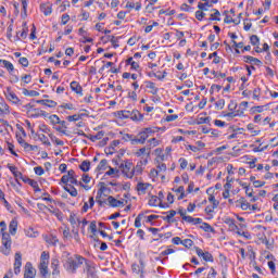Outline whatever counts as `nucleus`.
Listing matches in <instances>:
<instances>
[{
    "mask_svg": "<svg viewBox=\"0 0 278 278\" xmlns=\"http://www.w3.org/2000/svg\"><path fill=\"white\" fill-rule=\"evenodd\" d=\"M148 138V135L141 130L137 136H135L134 142L135 144H144Z\"/></svg>",
    "mask_w": 278,
    "mask_h": 278,
    "instance_id": "obj_13",
    "label": "nucleus"
},
{
    "mask_svg": "<svg viewBox=\"0 0 278 278\" xmlns=\"http://www.w3.org/2000/svg\"><path fill=\"white\" fill-rule=\"evenodd\" d=\"M123 140H125V142H130V144H136V136L135 135H130V134H125L123 136Z\"/></svg>",
    "mask_w": 278,
    "mask_h": 278,
    "instance_id": "obj_34",
    "label": "nucleus"
},
{
    "mask_svg": "<svg viewBox=\"0 0 278 278\" xmlns=\"http://www.w3.org/2000/svg\"><path fill=\"white\" fill-rule=\"evenodd\" d=\"M198 257H202L204 262H214V256L210 252H203L201 248H195Z\"/></svg>",
    "mask_w": 278,
    "mask_h": 278,
    "instance_id": "obj_6",
    "label": "nucleus"
},
{
    "mask_svg": "<svg viewBox=\"0 0 278 278\" xmlns=\"http://www.w3.org/2000/svg\"><path fill=\"white\" fill-rule=\"evenodd\" d=\"M70 223H71V225L75 226V225H77V223H78V225H80L81 220H79V218H77V216L74 213H71Z\"/></svg>",
    "mask_w": 278,
    "mask_h": 278,
    "instance_id": "obj_44",
    "label": "nucleus"
},
{
    "mask_svg": "<svg viewBox=\"0 0 278 278\" xmlns=\"http://www.w3.org/2000/svg\"><path fill=\"white\" fill-rule=\"evenodd\" d=\"M21 266H23V256L21 252L15 253V262H14V273L18 275L21 273Z\"/></svg>",
    "mask_w": 278,
    "mask_h": 278,
    "instance_id": "obj_8",
    "label": "nucleus"
},
{
    "mask_svg": "<svg viewBox=\"0 0 278 278\" xmlns=\"http://www.w3.org/2000/svg\"><path fill=\"white\" fill-rule=\"evenodd\" d=\"M40 274L45 277L49 273V263L40 262L39 264Z\"/></svg>",
    "mask_w": 278,
    "mask_h": 278,
    "instance_id": "obj_31",
    "label": "nucleus"
},
{
    "mask_svg": "<svg viewBox=\"0 0 278 278\" xmlns=\"http://www.w3.org/2000/svg\"><path fill=\"white\" fill-rule=\"evenodd\" d=\"M228 110L229 112H236L238 110V102H236L235 100H230L228 104Z\"/></svg>",
    "mask_w": 278,
    "mask_h": 278,
    "instance_id": "obj_45",
    "label": "nucleus"
},
{
    "mask_svg": "<svg viewBox=\"0 0 278 278\" xmlns=\"http://www.w3.org/2000/svg\"><path fill=\"white\" fill-rule=\"evenodd\" d=\"M109 166H108V160L103 159L100 161L99 165L97 166L96 170H98V173H102V170H108Z\"/></svg>",
    "mask_w": 278,
    "mask_h": 278,
    "instance_id": "obj_28",
    "label": "nucleus"
},
{
    "mask_svg": "<svg viewBox=\"0 0 278 278\" xmlns=\"http://www.w3.org/2000/svg\"><path fill=\"white\" fill-rule=\"evenodd\" d=\"M136 157H142L141 160H148L151 157V148L143 147L135 152ZM146 155V157H144Z\"/></svg>",
    "mask_w": 278,
    "mask_h": 278,
    "instance_id": "obj_5",
    "label": "nucleus"
},
{
    "mask_svg": "<svg viewBox=\"0 0 278 278\" xmlns=\"http://www.w3.org/2000/svg\"><path fill=\"white\" fill-rule=\"evenodd\" d=\"M3 233H9L8 224H5V222H0V235L3 236Z\"/></svg>",
    "mask_w": 278,
    "mask_h": 278,
    "instance_id": "obj_53",
    "label": "nucleus"
},
{
    "mask_svg": "<svg viewBox=\"0 0 278 278\" xmlns=\"http://www.w3.org/2000/svg\"><path fill=\"white\" fill-rule=\"evenodd\" d=\"M26 236L28 238H38V231H35L34 228H28L26 230Z\"/></svg>",
    "mask_w": 278,
    "mask_h": 278,
    "instance_id": "obj_47",
    "label": "nucleus"
},
{
    "mask_svg": "<svg viewBox=\"0 0 278 278\" xmlns=\"http://www.w3.org/2000/svg\"><path fill=\"white\" fill-rule=\"evenodd\" d=\"M23 94H25V97H40V92L36 90L23 89Z\"/></svg>",
    "mask_w": 278,
    "mask_h": 278,
    "instance_id": "obj_38",
    "label": "nucleus"
},
{
    "mask_svg": "<svg viewBox=\"0 0 278 278\" xmlns=\"http://www.w3.org/2000/svg\"><path fill=\"white\" fill-rule=\"evenodd\" d=\"M151 188V184L149 182H138L136 190L138 194H144Z\"/></svg>",
    "mask_w": 278,
    "mask_h": 278,
    "instance_id": "obj_11",
    "label": "nucleus"
},
{
    "mask_svg": "<svg viewBox=\"0 0 278 278\" xmlns=\"http://www.w3.org/2000/svg\"><path fill=\"white\" fill-rule=\"evenodd\" d=\"M108 168L109 170L105 173V175H108L109 177H116V175H118V169L110 166Z\"/></svg>",
    "mask_w": 278,
    "mask_h": 278,
    "instance_id": "obj_46",
    "label": "nucleus"
},
{
    "mask_svg": "<svg viewBox=\"0 0 278 278\" xmlns=\"http://www.w3.org/2000/svg\"><path fill=\"white\" fill-rule=\"evenodd\" d=\"M200 229H203V231H206V233H214V228L207 223H202Z\"/></svg>",
    "mask_w": 278,
    "mask_h": 278,
    "instance_id": "obj_36",
    "label": "nucleus"
},
{
    "mask_svg": "<svg viewBox=\"0 0 278 278\" xmlns=\"http://www.w3.org/2000/svg\"><path fill=\"white\" fill-rule=\"evenodd\" d=\"M1 244L0 253L2 255H10V253H12V237L10 233H3V236H1Z\"/></svg>",
    "mask_w": 278,
    "mask_h": 278,
    "instance_id": "obj_2",
    "label": "nucleus"
},
{
    "mask_svg": "<svg viewBox=\"0 0 278 278\" xmlns=\"http://www.w3.org/2000/svg\"><path fill=\"white\" fill-rule=\"evenodd\" d=\"M18 229V220L12 219L9 224V236H16Z\"/></svg>",
    "mask_w": 278,
    "mask_h": 278,
    "instance_id": "obj_14",
    "label": "nucleus"
},
{
    "mask_svg": "<svg viewBox=\"0 0 278 278\" xmlns=\"http://www.w3.org/2000/svg\"><path fill=\"white\" fill-rule=\"evenodd\" d=\"M195 18H197L198 21H203V18H205V12H203V11H201V10L197 11V12H195Z\"/></svg>",
    "mask_w": 278,
    "mask_h": 278,
    "instance_id": "obj_62",
    "label": "nucleus"
},
{
    "mask_svg": "<svg viewBox=\"0 0 278 278\" xmlns=\"http://www.w3.org/2000/svg\"><path fill=\"white\" fill-rule=\"evenodd\" d=\"M5 97L8 101H11V103H14L15 105L21 103V99H18V96L12 91V89L8 88L5 91Z\"/></svg>",
    "mask_w": 278,
    "mask_h": 278,
    "instance_id": "obj_9",
    "label": "nucleus"
},
{
    "mask_svg": "<svg viewBox=\"0 0 278 278\" xmlns=\"http://www.w3.org/2000/svg\"><path fill=\"white\" fill-rule=\"evenodd\" d=\"M117 118H130L131 119V111L122 110L116 113Z\"/></svg>",
    "mask_w": 278,
    "mask_h": 278,
    "instance_id": "obj_24",
    "label": "nucleus"
},
{
    "mask_svg": "<svg viewBox=\"0 0 278 278\" xmlns=\"http://www.w3.org/2000/svg\"><path fill=\"white\" fill-rule=\"evenodd\" d=\"M40 11L45 14V16H50L53 13V4L50 2L42 3L40 5Z\"/></svg>",
    "mask_w": 278,
    "mask_h": 278,
    "instance_id": "obj_10",
    "label": "nucleus"
},
{
    "mask_svg": "<svg viewBox=\"0 0 278 278\" xmlns=\"http://www.w3.org/2000/svg\"><path fill=\"white\" fill-rule=\"evenodd\" d=\"M90 161H83L79 165L80 170H83V173H88V170H90Z\"/></svg>",
    "mask_w": 278,
    "mask_h": 278,
    "instance_id": "obj_35",
    "label": "nucleus"
},
{
    "mask_svg": "<svg viewBox=\"0 0 278 278\" xmlns=\"http://www.w3.org/2000/svg\"><path fill=\"white\" fill-rule=\"evenodd\" d=\"M49 119L52 125H59V123H60V116H58V115H50Z\"/></svg>",
    "mask_w": 278,
    "mask_h": 278,
    "instance_id": "obj_58",
    "label": "nucleus"
},
{
    "mask_svg": "<svg viewBox=\"0 0 278 278\" xmlns=\"http://www.w3.org/2000/svg\"><path fill=\"white\" fill-rule=\"evenodd\" d=\"M45 240L48 244H52V247H55V244H58V242H60V240L58 239L56 236L50 235V236H46Z\"/></svg>",
    "mask_w": 278,
    "mask_h": 278,
    "instance_id": "obj_22",
    "label": "nucleus"
},
{
    "mask_svg": "<svg viewBox=\"0 0 278 278\" xmlns=\"http://www.w3.org/2000/svg\"><path fill=\"white\" fill-rule=\"evenodd\" d=\"M63 266L67 273L75 275L77 268H79L86 262V258L79 254L71 255L68 252H63Z\"/></svg>",
    "mask_w": 278,
    "mask_h": 278,
    "instance_id": "obj_1",
    "label": "nucleus"
},
{
    "mask_svg": "<svg viewBox=\"0 0 278 278\" xmlns=\"http://www.w3.org/2000/svg\"><path fill=\"white\" fill-rule=\"evenodd\" d=\"M35 277H36V271H34V267L31 266V263H26L24 278H35Z\"/></svg>",
    "mask_w": 278,
    "mask_h": 278,
    "instance_id": "obj_12",
    "label": "nucleus"
},
{
    "mask_svg": "<svg viewBox=\"0 0 278 278\" xmlns=\"http://www.w3.org/2000/svg\"><path fill=\"white\" fill-rule=\"evenodd\" d=\"M64 190L66 192H68V194H71V197H77V194H78L77 189L75 187H73L72 185H66L64 187Z\"/></svg>",
    "mask_w": 278,
    "mask_h": 278,
    "instance_id": "obj_32",
    "label": "nucleus"
},
{
    "mask_svg": "<svg viewBox=\"0 0 278 278\" xmlns=\"http://www.w3.org/2000/svg\"><path fill=\"white\" fill-rule=\"evenodd\" d=\"M157 215H150L147 216L143 214V223H153V220H156Z\"/></svg>",
    "mask_w": 278,
    "mask_h": 278,
    "instance_id": "obj_52",
    "label": "nucleus"
},
{
    "mask_svg": "<svg viewBox=\"0 0 278 278\" xmlns=\"http://www.w3.org/2000/svg\"><path fill=\"white\" fill-rule=\"evenodd\" d=\"M0 64H3L4 68H7L9 73H13L14 64H12L10 61L0 59Z\"/></svg>",
    "mask_w": 278,
    "mask_h": 278,
    "instance_id": "obj_27",
    "label": "nucleus"
},
{
    "mask_svg": "<svg viewBox=\"0 0 278 278\" xmlns=\"http://www.w3.org/2000/svg\"><path fill=\"white\" fill-rule=\"evenodd\" d=\"M126 64L127 66H131L132 71H138L140 68V64H138V62L134 61V58H128L126 60Z\"/></svg>",
    "mask_w": 278,
    "mask_h": 278,
    "instance_id": "obj_21",
    "label": "nucleus"
},
{
    "mask_svg": "<svg viewBox=\"0 0 278 278\" xmlns=\"http://www.w3.org/2000/svg\"><path fill=\"white\" fill-rule=\"evenodd\" d=\"M23 149L25 151H38V146L29 144L28 142L24 143Z\"/></svg>",
    "mask_w": 278,
    "mask_h": 278,
    "instance_id": "obj_48",
    "label": "nucleus"
},
{
    "mask_svg": "<svg viewBox=\"0 0 278 278\" xmlns=\"http://www.w3.org/2000/svg\"><path fill=\"white\" fill-rule=\"evenodd\" d=\"M70 21H71V15H68L67 13L61 16V25H66V23H68Z\"/></svg>",
    "mask_w": 278,
    "mask_h": 278,
    "instance_id": "obj_59",
    "label": "nucleus"
},
{
    "mask_svg": "<svg viewBox=\"0 0 278 278\" xmlns=\"http://www.w3.org/2000/svg\"><path fill=\"white\" fill-rule=\"evenodd\" d=\"M208 201H210V203H213V210H216V207H218L219 202L213 194H210Z\"/></svg>",
    "mask_w": 278,
    "mask_h": 278,
    "instance_id": "obj_49",
    "label": "nucleus"
},
{
    "mask_svg": "<svg viewBox=\"0 0 278 278\" xmlns=\"http://www.w3.org/2000/svg\"><path fill=\"white\" fill-rule=\"evenodd\" d=\"M119 168H122V173L125 175V177L128 179H134V163L127 161L122 163Z\"/></svg>",
    "mask_w": 278,
    "mask_h": 278,
    "instance_id": "obj_3",
    "label": "nucleus"
},
{
    "mask_svg": "<svg viewBox=\"0 0 278 278\" xmlns=\"http://www.w3.org/2000/svg\"><path fill=\"white\" fill-rule=\"evenodd\" d=\"M142 223H144V213H140L135 219V227L140 229L142 227Z\"/></svg>",
    "mask_w": 278,
    "mask_h": 278,
    "instance_id": "obj_23",
    "label": "nucleus"
},
{
    "mask_svg": "<svg viewBox=\"0 0 278 278\" xmlns=\"http://www.w3.org/2000/svg\"><path fill=\"white\" fill-rule=\"evenodd\" d=\"M250 42L253 47H257V49H260V37H257V35H252L250 37Z\"/></svg>",
    "mask_w": 278,
    "mask_h": 278,
    "instance_id": "obj_42",
    "label": "nucleus"
},
{
    "mask_svg": "<svg viewBox=\"0 0 278 278\" xmlns=\"http://www.w3.org/2000/svg\"><path fill=\"white\" fill-rule=\"evenodd\" d=\"M142 118H144V116L140 113V111L138 110H132L131 111V117L130 121H142Z\"/></svg>",
    "mask_w": 278,
    "mask_h": 278,
    "instance_id": "obj_25",
    "label": "nucleus"
},
{
    "mask_svg": "<svg viewBox=\"0 0 278 278\" xmlns=\"http://www.w3.org/2000/svg\"><path fill=\"white\" fill-rule=\"evenodd\" d=\"M217 110H223L225 108V99H219L215 102Z\"/></svg>",
    "mask_w": 278,
    "mask_h": 278,
    "instance_id": "obj_60",
    "label": "nucleus"
},
{
    "mask_svg": "<svg viewBox=\"0 0 278 278\" xmlns=\"http://www.w3.org/2000/svg\"><path fill=\"white\" fill-rule=\"evenodd\" d=\"M148 142H149L148 149L150 150L155 149V147H160V140H157L156 138H152L148 140Z\"/></svg>",
    "mask_w": 278,
    "mask_h": 278,
    "instance_id": "obj_39",
    "label": "nucleus"
},
{
    "mask_svg": "<svg viewBox=\"0 0 278 278\" xmlns=\"http://www.w3.org/2000/svg\"><path fill=\"white\" fill-rule=\"evenodd\" d=\"M149 205L157 207V205H160V198H157L156 195H152L149 200Z\"/></svg>",
    "mask_w": 278,
    "mask_h": 278,
    "instance_id": "obj_43",
    "label": "nucleus"
},
{
    "mask_svg": "<svg viewBox=\"0 0 278 278\" xmlns=\"http://www.w3.org/2000/svg\"><path fill=\"white\" fill-rule=\"evenodd\" d=\"M211 12H213L210 15L208 21H220V11L218 9H212Z\"/></svg>",
    "mask_w": 278,
    "mask_h": 278,
    "instance_id": "obj_30",
    "label": "nucleus"
},
{
    "mask_svg": "<svg viewBox=\"0 0 278 278\" xmlns=\"http://www.w3.org/2000/svg\"><path fill=\"white\" fill-rule=\"evenodd\" d=\"M131 270L132 273H136V275H140V273H142V267L138 264H132Z\"/></svg>",
    "mask_w": 278,
    "mask_h": 278,
    "instance_id": "obj_55",
    "label": "nucleus"
},
{
    "mask_svg": "<svg viewBox=\"0 0 278 278\" xmlns=\"http://www.w3.org/2000/svg\"><path fill=\"white\" fill-rule=\"evenodd\" d=\"M37 103H40L41 105H46L47 108H56L58 102L53 100H38Z\"/></svg>",
    "mask_w": 278,
    "mask_h": 278,
    "instance_id": "obj_26",
    "label": "nucleus"
},
{
    "mask_svg": "<svg viewBox=\"0 0 278 278\" xmlns=\"http://www.w3.org/2000/svg\"><path fill=\"white\" fill-rule=\"evenodd\" d=\"M110 207H125V201L124 200H116V198L110 195L106 199Z\"/></svg>",
    "mask_w": 278,
    "mask_h": 278,
    "instance_id": "obj_7",
    "label": "nucleus"
},
{
    "mask_svg": "<svg viewBox=\"0 0 278 278\" xmlns=\"http://www.w3.org/2000/svg\"><path fill=\"white\" fill-rule=\"evenodd\" d=\"M149 164V161L147 159L140 160L136 166L132 165V173L134 177H140L142 173H144V166Z\"/></svg>",
    "mask_w": 278,
    "mask_h": 278,
    "instance_id": "obj_4",
    "label": "nucleus"
},
{
    "mask_svg": "<svg viewBox=\"0 0 278 278\" xmlns=\"http://www.w3.org/2000/svg\"><path fill=\"white\" fill-rule=\"evenodd\" d=\"M216 275H218V273H216V269H214V267H211L206 278H216Z\"/></svg>",
    "mask_w": 278,
    "mask_h": 278,
    "instance_id": "obj_64",
    "label": "nucleus"
},
{
    "mask_svg": "<svg viewBox=\"0 0 278 278\" xmlns=\"http://www.w3.org/2000/svg\"><path fill=\"white\" fill-rule=\"evenodd\" d=\"M59 125H61V126L55 127V129H56L60 134L66 135V129L68 128V127L66 126V122H65V121H60Z\"/></svg>",
    "mask_w": 278,
    "mask_h": 278,
    "instance_id": "obj_33",
    "label": "nucleus"
},
{
    "mask_svg": "<svg viewBox=\"0 0 278 278\" xmlns=\"http://www.w3.org/2000/svg\"><path fill=\"white\" fill-rule=\"evenodd\" d=\"M244 62L247 64H254L255 66H262V62L260 61V59L251 56V55L244 56Z\"/></svg>",
    "mask_w": 278,
    "mask_h": 278,
    "instance_id": "obj_15",
    "label": "nucleus"
},
{
    "mask_svg": "<svg viewBox=\"0 0 278 278\" xmlns=\"http://www.w3.org/2000/svg\"><path fill=\"white\" fill-rule=\"evenodd\" d=\"M156 170L159 172L160 175H162V173H166V164H164V163L159 164L156 166Z\"/></svg>",
    "mask_w": 278,
    "mask_h": 278,
    "instance_id": "obj_61",
    "label": "nucleus"
},
{
    "mask_svg": "<svg viewBox=\"0 0 278 278\" xmlns=\"http://www.w3.org/2000/svg\"><path fill=\"white\" fill-rule=\"evenodd\" d=\"M174 192L178 195V201H181L182 199H186V189L184 186L178 187L177 189H173Z\"/></svg>",
    "mask_w": 278,
    "mask_h": 278,
    "instance_id": "obj_20",
    "label": "nucleus"
},
{
    "mask_svg": "<svg viewBox=\"0 0 278 278\" xmlns=\"http://www.w3.org/2000/svg\"><path fill=\"white\" fill-rule=\"evenodd\" d=\"M155 10H157V7H155L153 4H147L146 5V12L148 14H153V12H155Z\"/></svg>",
    "mask_w": 278,
    "mask_h": 278,
    "instance_id": "obj_57",
    "label": "nucleus"
},
{
    "mask_svg": "<svg viewBox=\"0 0 278 278\" xmlns=\"http://www.w3.org/2000/svg\"><path fill=\"white\" fill-rule=\"evenodd\" d=\"M40 262H46L47 264H49V253L48 252H42L41 256H40Z\"/></svg>",
    "mask_w": 278,
    "mask_h": 278,
    "instance_id": "obj_63",
    "label": "nucleus"
},
{
    "mask_svg": "<svg viewBox=\"0 0 278 278\" xmlns=\"http://www.w3.org/2000/svg\"><path fill=\"white\" fill-rule=\"evenodd\" d=\"M105 190H108V187L105 186L100 187V189L98 190V195L96 197V201L99 205H103V203H105V201L101 200V195L104 193Z\"/></svg>",
    "mask_w": 278,
    "mask_h": 278,
    "instance_id": "obj_18",
    "label": "nucleus"
},
{
    "mask_svg": "<svg viewBox=\"0 0 278 278\" xmlns=\"http://www.w3.org/2000/svg\"><path fill=\"white\" fill-rule=\"evenodd\" d=\"M176 214L177 212L172 210L165 217H163V220H167V223H170V219L175 218Z\"/></svg>",
    "mask_w": 278,
    "mask_h": 278,
    "instance_id": "obj_50",
    "label": "nucleus"
},
{
    "mask_svg": "<svg viewBox=\"0 0 278 278\" xmlns=\"http://www.w3.org/2000/svg\"><path fill=\"white\" fill-rule=\"evenodd\" d=\"M225 224L228 225L229 229H231V231H238V225H236V220L232 218H226L225 219Z\"/></svg>",
    "mask_w": 278,
    "mask_h": 278,
    "instance_id": "obj_19",
    "label": "nucleus"
},
{
    "mask_svg": "<svg viewBox=\"0 0 278 278\" xmlns=\"http://www.w3.org/2000/svg\"><path fill=\"white\" fill-rule=\"evenodd\" d=\"M144 84H146V88L150 90V94H157L159 89L155 87V83L151 80H146Z\"/></svg>",
    "mask_w": 278,
    "mask_h": 278,
    "instance_id": "obj_16",
    "label": "nucleus"
},
{
    "mask_svg": "<svg viewBox=\"0 0 278 278\" xmlns=\"http://www.w3.org/2000/svg\"><path fill=\"white\" fill-rule=\"evenodd\" d=\"M81 118V115H77V114H74V115H70L66 117V119L68 121V123H73V122H77Z\"/></svg>",
    "mask_w": 278,
    "mask_h": 278,
    "instance_id": "obj_56",
    "label": "nucleus"
},
{
    "mask_svg": "<svg viewBox=\"0 0 278 278\" xmlns=\"http://www.w3.org/2000/svg\"><path fill=\"white\" fill-rule=\"evenodd\" d=\"M238 203L241 210L243 211L251 210V203H249L244 198L239 199Z\"/></svg>",
    "mask_w": 278,
    "mask_h": 278,
    "instance_id": "obj_29",
    "label": "nucleus"
},
{
    "mask_svg": "<svg viewBox=\"0 0 278 278\" xmlns=\"http://www.w3.org/2000/svg\"><path fill=\"white\" fill-rule=\"evenodd\" d=\"M85 266L87 274L90 275L91 277H94V268L92 267V265H90V262L85 261Z\"/></svg>",
    "mask_w": 278,
    "mask_h": 278,
    "instance_id": "obj_41",
    "label": "nucleus"
},
{
    "mask_svg": "<svg viewBox=\"0 0 278 278\" xmlns=\"http://www.w3.org/2000/svg\"><path fill=\"white\" fill-rule=\"evenodd\" d=\"M38 138L42 144H46V147H51V141H49V137L46 135H38Z\"/></svg>",
    "mask_w": 278,
    "mask_h": 278,
    "instance_id": "obj_40",
    "label": "nucleus"
},
{
    "mask_svg": "<svg viewBox=\"0 0 278 278\" xmlns=\"http://www.w3.org/2000/svg\"><path fill=\"white\" fill-rule=\"evenodd\" d=\"M178 162L182 170H186V168H188V160H186L185 157H180Z\"/></svg>",
    "mask_w": 278,
    "mask_h": 278,
    "instance_id": "obj_51",
    "label": "nucleus"
},
{
    "mask_svg": "<svg viewBox=\"0 0 278 278\" xmlns=\"http://www.w3.org/2000/svg\"><path fill=\"white\" fill-rule=\"evenodd\" d=\"M182 247H186V249L192 248V244H194V241L192 239H185L182 240Z\"/></svg>",
    "mask_w": 278,
    "mask_h": 278,
    "instance_id": "obj_54",
    "label": "nucleus"
},
{
    "mask_svg": "<svg viewBox=\"0 0 278 278\" xmlns=\"http://www.w3.org/2000/svg\"><path fill=\"white\" fill-rule=\"evenodd\" d=\"M71 89L76 92V94H80V97L84 96L83 91H84V88L80 87L79 83L77 81H72L71 83Z\"/></svg>",
    "mask_w": 278,
    "mask_h": 278,
    "instance_id": "obj_17",
    "label": "nucleus"
},
{
    "mask_svg": "<svg viewBox=\"0 0 278 278\" xmlns=\"http://www.w3.org/2000/svg\"><path fill=\"white\" fill-rule=\"evenodd\" d=\"M105 136V132L103 131H99L97 132V135H91L89 138V140H91L92 142H97V140H101V138H103Z\"/></svg>",
    "mask_w": 278,
    "mask_h": 278,
    "instance_id": "obj_37",
    "label": "nucleus"
}]
</instances>
